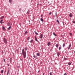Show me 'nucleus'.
I'll list each match as a JSON object with an SVG mask.
<instances>
[{"label":"nucleus","instance_id":"nucleus-50","mask_svg":"<svg viewBox=\"0 0 75 75\" xmlns=\"http://www.w3.org/2000/svg\"><path fill=\"white\" fill-rule=\"evenodd\" d=\"M5 72H6V71H5Z\"/></svg>","mask_w":75,"mask_h":75},{"label":"nucleus","instance_id":"nucleus-46","mask_svg":"<svg viewBox=\"0 0 75 75\" xmlns=\"http://www.w3.org/2000/svg\"><path fill=\"white\" fill-rule=\"evenodd\" d=\"M64 59H67L66 58H64Z\"/></svg>","mask_w":75,"mask_h":75},{"label":"nucleus","instance_id":"nucleus-29","mask_svg":"<svg viewBox=\"0 0 75 75\" xmlns=\"http://www.w3.org/2000/svg\"><path fill=\"white\" fill-rule=\"evenodd\" d=\"M10 62H11L12 61V59L11 58H10L9 59Z\"/></svg>","mask_w":75,"mask_h":75},{"label":"nucleus","instance_id":"nucleus-28","mask_svg":"<svg viewBox=\"0 0 75 75\" xmlns=\"http://www.w3.org/2000/svg\"><path fill=\"white\" fill-rule=\"evenodd\" d=\"M30 37H28L27 38V40H28V41H29V40H30Z\"/></svg>","mask_w":75,"mask_h":75},{"label":"nucleus","instance_id":"nucleus-14","mask_svg":"<svg viewBox=\"0 0 75 75\" xmlns=\"http://www.w3.org/2000/svg\"><path fill=\"white\" fill-rule=\"evenodd\" d=\"M11 26H10L8 28V30H10L11 29Z\"/></svg>","mask_w":75,"mask_h":75},{"label":"nucleus","instance_id":"nucleus-23","mask_svg":"<svg viewBox=\"0 0 75 75\" xmlns=\"http://www.w3.org/2000/svg\"><path fill=\"white\" fill-rule=\"evenodd\" d=\"M9 73V70L8 69L7 75H8V74Z\"/></svg>","mask_w":75,"mask_h":75},{"label":"nucleus","instance_id":"nucleus-49","mask_svg":"<svg viewBox=\"0 0 75 75\" xmlns=\"http://www.w3.org/2000/svg\"><path fill=\"white\" fill-rule=\"evenodd\" d=\"M20 54H22L21 53Z\"/></svg>","mask_w":75,"mask_h":75},{"label":"nucleus","instance_id":"nucleus-25","mask_svg":"<svg viewBox=\"0 0 75 75\" xmlns=\"http://www.w3.org/2000/svg\"><path fill=\"white\" fill-rule=\"evenodd\" d=\"M53 35H54L55 36H57V34H55L54 33H53Z\"/></svg>","mask_w":75,"mask_h":75},{"label":"nucleus","instance_id":"nucleus-3","mask_svg":"<svg viewBox=\"0 0 75 75\" xmlns=\"http://www.w3.org/2000/svg\"><path fill=\"white\" fill-rule=\"evenodd\" d=\"M40 39H42V38L43 37V34H41L40 35Z\"/></svg>","mask_w":75,"mask_h":75},{"label":"nucleus","instance_id":"nucleus-40","mask_svg":"<svg viewBox=\"0 0 75 75\" xmlns=\"http://www.w3.org/2000/svg\"><path fill=\"white\" fill-rule=\"evenodd\" d=\"M70 34L71 35H72V33H70Z\"/></svg>","mask_w":75,"mask_h":75},{"label":"nucleus","instance_id":"nucleus-51","mask_svg":"<svg viewBox=\"0 0 75 75\" xmlns=\"http://www.w3.org/2000/svg\"><path fill=\"white\" fill-rule=\"evenodd\" d=\"M0 75H1V74H0Z\"/></svg>","mask_w":75,"mask_h":75},{"label":"nucleus","instance_id":"nucleus-19","mask_svg":"<svg viewBox=\"0 0 75 75\" xmlns=\"http://www.w3.org/2000/svg\"><path fill=\"white\" fill-rule=\"evenodd\" d=\"M68 64L69 65H71V63L70 62H68Z\"/></svg>","mask_w":75,"mask_h":75},{"label":"nucleus","instance_id":"nucleus-5","mask_svg":"<svg viewBox=\"0 0 75 75\" xmlns=\"http://www.w3.org/2000/svg\"><path fill=\"white\" fill-rule=\"evenodd\" d=\"M35 41H36L38 42V39H37V37H36V36H35Z\"/></svg>","mask_w":75,"mask_h":75},{"label":"nucleus","instance_id":"nucleus-1","mask_svg":"<svg viewBox=\"0 0 75 75\" xmlns=\"http://www.w3.org/2000/svg\"><path fill=\"white\" fill-rule=\"evenodd\" d=\"M22 54L24 58H25L26 57V52L25 51L24 49H23L22 50Z\"/></svg>","mask_w":75,"mask_h":75},{"label":"nucleus","instance_id":"nucleus-38","mask_svg":"<svg viewBox=\"0 0 75 75\" xmlns=\"http://www.w3.org/2000/svg\"><path fill=\"white\" fill-rule=\"evenodd\" d=\"M64 75H67V73H65L64 74Z\"/></svg>","mask_w":75,"mask_h":75},{"label":"nucleus","instance_id":"nucleus-11","mask_svg":"<svg viewBox=\"0 0 75 75\" xmlns=\"http://www.w3.org/2000/svg\"><path fill=\"white\" fill-rule=\"evenodd\" d=\"M40 53H36V55L38 57H40Z\"/></svg>","mask_w":75,"mask_h":75},{"label":"nucleus","instance_id":"nucleus-12","mask_svg":"<svg viewBox=\"0 0 75 75\" xmlns=\"http://www.w3.org/2000/svg\"><path fill=\"white\" fill-rule=\"evenodd\" d=\"M33 41L34 40H33V39H31V40L30 41V43H33Z\"/></svg>","mask_w":75,"mask_h":75},{"label":"nucleus","instance_id":"nucleus-9","mask_svg":"<svg viewBox=\"0 0 75 75\" xmlns=\"http://www.w3.org/2000/svg\"><path fill=\"white\" fill-rule=\"evenodd\" d=\"M62 49V47H61V46H60L59 47V51H60V50H61Z\"/></svg>","mask_w":75,"mask_h":75},{"label":"nucleus","instance_id":"nucleus-2","mask_svg":"<svg viewBox=\"0 0 75 75\" xmlns=\"http://www.w3.org/2000/svg\"><path fill=\"white\" fill-rule=\"evenodd\" d=\"M3 41L4 43L5 44H7V39L4 38L3 39Z\"/></svg>","mask_w":75,"mask_h":75},{"label":"nucleus","instance_id":"nucleus-47","mask_svg":"<svg viewBox=\"0 0 75 75\" xmlns=\"http://www.w3.org/2000/svg\"><path fill=\"white\" fill-rule=\"evenodd\" d=\"M29 23H30V20H29Z\"/></svg>","mask_w":75,"mask_h":75},{"label":"nucleus","instance_id":"nucleus-32","mask_svg":"<svg viewBox=\"0 0 75 75\" xmlns=\"http://www.w3.org/2000/svg\"><path fill=\"white\" fill-rule=\"evenodd\" d=\"M50 75H52V72H50Z\"/></svg>","mask_w":75,"mask_h":75},{"label":"nucleus","instance_id":"nucleus-7","mask_svg":"<svg viewBox=\"0 0 75 75\" xmlns=\"http://www.w3.org/2000/svg\"><path fill=\"white\" fill-rule=\"evenodd\" d=\"M69 16L70 17H72V14L71 13H70L69 14Z\"/></svg>","mask_w":75,"mask_h":75},{"label":"nucleus","instance_id":"nucleus-44","mask_svg":"<svg viewBox=\"0 0 75 75\" xmlns=\"http://www.w3.org/2000/svg\"><path fill=\"white\" fill-rule=\"evenodd\" d=\"M44 74H45V73H43V75H44Z\"/></svg>","mask_w":75,"mask_h":75},{"label":"nucleus","instance_id":"nucleus-17","mask_svg":"<svg viewBox=\"0 0 75 75\" xmlns=\"http://www.w3.org/2000/svg\"><path fill=\"white\" fill-rule=\"evenodd\" d=\"M56 21L58 23V24L59 25V21H58V19Z\"/></svg>","mask_w":75,"mask_h":75},{"label":"nucleus","instance_id":"nucleus-52","mask_svg":"<svg viewBox=\"0 0 75 75\" xmlns=\"http://www.w3.org/2000/svg\"><path fill=\"white\" fill-rule=\"evenodd\" d=\"M38 72H39V71Z\"/></svg>","mask_w":75,"mask_h":75},{"label":"nucleus","instance_id":"nucleus-15","mask_svg":"<svg viewBox=\"0 0 75 75\" xmlns=\"http://www.w3.org/2000/svg\"><path fill=\"white\" fill-rule=\"evenodd\" d=\"M65 47V44L64 43L63 44V48H64V47Z\"/></svg>","mask_w":75,"mask_h":75},{"label":"nucleus","instance_id":"nucleus-42","mask_svg":"<svg viewBox=\"0 0 75 75\" xmlns=\"http://www.w3.org/2000/svg\"><path fill=\"white\" fill-rule=\"evenodd\" d=\"M7 65L8 66H9V64H8Z\"/></svg>","mask_w":75,"mask_h":75},{"label":"nucleus","instance_id":"nucleus-48","mask_svg":"<svg viewBox=\"0 0 75 75\" xmlns=\"http://www.w3.org/2000/svg\"><path fill=\"white\" fill-rule=\"evenodd\" d=\"M74 53H75V51H74Z\"/></svg>","mask_w":75,"mask_h":75},{"label":"nucleus","instance_id":"nucleus-45","mask_svg":"<svg viewBox=\"0 0 75 75\" xmlns=\"http://www.w3.org/2000/svg\"><path fill=\"white\" fill-rule=\"evenodd\" d=\"M56 16H57V12L56 13Z\"/></svg>","mask_w":75,"mask_h":75},{"label":"nucleus","instance_id":"nucleus-10","mask_svg":"<svg viewBox=\"0 0 75 75\" xmlns=\"http://www.w3.org/2000/svg\"><path fill=\"white\" fill-rule=\"evenodd\" d=\"M51 44V42H49L47 44V45L48 46H50V45Z\"/></svg>","mask_w":75,"mask_h":75},{"label":"nucleus","instance_id":"nucleus-18","mask_svg":"<svg viewBox=\"0 0 75 75\" xmlns=\"http://www.w3.org/2000/svg\"><path fill=\"white\" fill-rule=\"evenodd\" d=\"M13 1V0H9V2L11 3H11H11V2H12V1Z\"/></svg>","mask_w":75,"mask_h":75},{"label":"nucleus","instance_id":"nucleus-31","mask_svg":"<svg viewBox=\"0 0 75 75\" xmlns=\"http://www.w3.org/2000/svg\"><path fill=\"white\" fill-rule=\"evenodd\" d=\"M7 24H8V26H10V23H7Z\"/></svg>","mask_w":75,"mask_h":75},{"label":"nucleus","instance_id":"nucleus-30","mask_svg":"<svg viewBox=\"0 0 75 75\" xmlns=\"http://www.w3.org/2000/svg\"><path fill=\"white\" fill-rule=\"evenodd\" d=\"M51 14H52L51 12H50V13L49 14L50 16L51 15Z\"/></svg>","mask_w":75,"mask_h":75},{"label":"nucleus","instance_id":"nucleus-16","mask_svg":"<svg viewBox=\"0 0 75 75\" xmlns=\"http://www.w3.org/2000/svg\"><path fill=\"white\" fill-rule=\"evenodd\" d=\"M55 46L56 48H58V44H56Z\"/></svg>","mask_w":75,"mask_h":75},{"label":"nucleus","instance_id":"nucleus-27","mask_svg":"<svg viewBox=\"0 0 75 75\" xmlns=\"http://www.w3.org/2000/svg\"><path fill=\"white\" fill-rule=\"evenodd\" d=\"M40 20L41 21H42L43 22V21H44V20H43V19L42 18H40Z\"/></svg>","mask_w":75,"mask_h":75},{"label":"nucleus","instance_id":"nucleus-39","mask_svg":"<svg viewBox=\"0 0 75 75\" xmlns=\"http://www.w3.org/2000/svg\"><path fill=\"white\" fill-rule=\"evenodd\" d=\"M4 62H5V59H4Z\"/></svg>","mask_w":75,"mask_h":75},{"label":"nucleus","instance_id":"nucleus-20","mask_svg":"<svg viewBox=\"0 0 75 75\" xmlns=\"http://www.w3.org/2000/svg\"><path fill=\"white\" fill-rule=\"evenodd\" d=\"M4 72V70H1V74H3Z\"/></svg>","mask_w":75,"mask_h":75},{"label":"nucleus","instance_id":"nucleus-21","mask_svg":"<svg viewBox=\"0 0 75 75\" xmlns=\"http://www.w3.org/2000/svg\"><path fill=\"white\" fill-rule=\"evenodd\" d=\"M2 21H3V20H1L0 21L1 24H3V22H2Z\"/></svg>","mask_w":75,"mask_h":75},{"label":"nucleus","instance_id":"nucleus-24","mask_svg":"<svg viewBox=\"0 0 75 75\" xmlns=\"http://www.w3.org/2000/svg\"><path fill=\"white\" fill-rule=\"evenodd\" d=\"M35 34H36V35H38V33H37L36 32H35Z\"/></svg>","mask_w":75,"mask_h":75},{"label":"nucleus","instance_id":"nucleus-35","mask_svg":"<svg viewBox=\"0 0 75 75\" xmlns=\"http://www.w3.org/2000/svg\"><path fill=\"white\" fill-rule=\"evenodd\" d=\"M33 57H34V58H36V57H37V56H35V55H34L33 56Z\"/></svg>","mask_w":75,"mask_h":75},{"label":"nucleus","instance_id":"nucleus-33","mask_svg":"<svg viewBox=\"0 0 75 75\" xmlns=\"http://www.w3.org/2000/svg\"><path fill=\"white\" fill-rule=\"evenodd\" d=\"M30 13V11H28L27 12V14H29Z\"/></svg>","mask_w":75,"mask_h":75},{"label":"nucleus","instance_id":"nucleus-8","mask_svg":"<svg viewBox=\"0 0 75 75\" xmlns=\"http://www.w3.org/2000/svg\"><path fill=\"white\" fill-rule=\"evenodd\" d=\"M4 18V16H2L0 18V19L1 20V19H3V18Z\"/></svg>","mask_w":75,"mask_h":75},{"label":"nucleus","instance_id":"nucleus-36","mask_svg":"<svg viewBox=\"0 0 75 75\" xmlns=\"http://www.w3.org/2000/svg\"><path fill=\"white\" fill-rule=\"evenodd\" d=\"M41 17L42 18V17H43V15H41Z\"/></svg>","mask_w":75,"mask_h":75},{"label":"nucleus","instance_id":"nucleus-13","mask_svg":"<svg viewBox=\"0 0 75 75\" xmlns=\"http://www.w3.org/2000/svg\"><path fill=\"white\" fill-rule=\"evenodd\" d=\"M28 33V32L27 31H25L24 33V35H27V34Z\"/></svg>","mask_w":75,"mask_h":75},{"label":"nucleus","instance_id":"nucleus-43","mask_svg":"<svg viewBox=\"0 0 75 75\" xmlns=\"http://www.w3.org/2000/svg\"><path fill=\"white\" fill-rule=\"evenodd\" d=\"M16 51L17 52H18V50H16Z\"/></svg>","mask_w":75,"mask_h":75},{"label":"nucleus","instance_id":"nucleus-26","mask_svg":"<svg viewBox=\"0 0 75 75\" xmlns=\"http://www.w3.org/2000/svg\"><path fill=\"white\" fill-rule=\"evenodd\" d=\"M25 51H27V47H26L25 48Z\"/></svg>","mask_w":75,"mask_h":75},{"label":"nucleus","instance_id":"nucleus-34","mask_svg":"<svg viewBox=\"0 0 75 75\" xmlns=\"http://www.w3.org/2000/svg\"><path fill=\"white\" fill-rule=\"evenodd\" d=\"M19 11H20V12H21V8H20Z\"/></svg>","mask_w":75,"mask_h":75},{"label":"nucleus","instance_id":"nucleus-41","mask_svg":"<svg viewBox=\"0 0 75 75\" xmlns=\"http://www.w3.org/2000/svg\"><path fill=\"white\" fill-rule=\"evenodd\" d=\"M62 23L63 24H64V22H62Z\"/></svg>","mask_w":75,"mask_h":75},{"label":"nucleus","instance_id":"nucleus-37","mask_svg":"<svg viewBox=\"0 0 75 75\" xmlns=\"http://www.w3.org/2000/svg\"><path fill=\"white\" fill-rule=\"evenodd\" d=\"M72 23H75V21H72Z\"/></svg>","mask_w":75,"mask_h":75},{"label":"nucleus","instance_id":"nucleus-6","mask_svg":"<svg viewBox=\"0 0 75 75\" xmlns=\"http://www.w3.org/2000/svg\"><path fill=\"white\" fill-rule=\"evenodd\" d=\"M71 44H70L69 45V46H68V49L69 50L70 49V48H71Z\"/></svg>","mask_w":75,"mask_h":75},{"label":"nucleus","instance_id":"nucleus-22","mask_svg":"<svg viewBox=\"0 0 75 75\" xmlns=\"http://www.w3.org/2000/svg\"><path fill=\"white\" fill-rule=\"evenodd\" d=\"M2 29L4 30H6V29L5 28V27H4V26L2 27Z\"/></svg>","mask_w":75,"mask_h":75},{"label":"nucleus","instance_id":"nucleus-4","mask_svg":"<svg viewBox=\"0 0 75 75\" xmlns=\"http://www.w3.org/2000/svg\"><path fill=\"white\" fill-rule=\"evenodd\" d=\"M56 54L57 55V56L58 57H59V55H60V53H59V52H57Z\"/></svg>","mask_w":75,"mask_h":75}]
</instances>
